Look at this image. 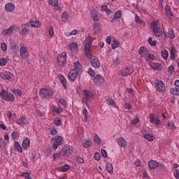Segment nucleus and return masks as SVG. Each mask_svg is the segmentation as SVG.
<instances>
[{
    "instance_id": "obj_57",
    "label": "nucleus",
    "mask_w": 179,
    "mask_h": 179,
    "mask_svg": "<svg viewBox=\"0 0 179 179\" xmlns=\"http://www.w3.org/2000/svg\"><path fill=\"white\" fill-rule=\"evenodd\" d=\"M168 72H169V73H171V75H173V73H174V66H170L168 68Z\"/></svg>"
},
{
    "instance_id": "obj_46",
    "label": "nucleus",
    "mask_w": 179,
    "mask_h": 179,
    "mask_svg": "<svg viewBox=\"0 0 179 179\" xmlns=\"http://www.w3.org/2000/svg\"><path fill=\"white\" fill-rule=\"evenodd\" d=\"M83 113L85 117V120L87 121V120H89V114L87 113V109H84Z\"/></svg>"
},
{
    "instance_id": "obj_9",
    "label": "nucleus",
    "mask_w": 179,
    "mask_h": 179,
    "mask_svg": "<svg viewBox=\"0 0 179 179\" xmlns=\"http://www.w3.org/2000/svg\"><path fill=\"white\" fill-rule=\"evenodd\" d=\"M90 63L93 68H95L96 69H99V68H100V60H99V58H97L96 56H93V57L90 59Z\"/></svg>"
},
{
    "instance_id": "obj_55",
    "label": "nucleus",
    "mask_w": 179,
    "mask_h": 179,
    "mask_svg": "<svg viewBox=\"0 0 179 179\" xmlns=\"http://www.w3.org/2000/svg\"><path fill=\"white\" fill-rule=\"evenodd\" d=\"M101 156H103L104 157V159L107 158L108 155H107V151H106V150L102 149L101 150Z\"/></svg>"
},
{
    "instance_id": "obj_38",
    "label": "nucleus",
    "mask_w": 179,
    "mask_h": 179,
    "mask_svg": "<svg viewBox=\"0 0 179 179\" xmlns=\"http://www.w3.org/2000/svg\"><path fill=\"white\" fill-rule=\"evenodd\" d=\"M69 48L71 51H73L75 50H78V43H71L69 44Z\"/></svg>"
},
{
    "instance_id": "obj_29",
    "label": "nucleus",
    "mask_w": 179,
    "mask_h": 179,
    "mask_svg": "<svg viewBox=\"0 0 179 179\" xmlns=\"http://www.w3.org/2000/svg\"><path fill=\"white\" fill-rule=\"evenodd\" d=\"M94 30L95 33H100V31H101V27L99 23L94 24Z\"/></svg>"
},
{
    "instance_id": "obj_42",
    "label": "nucleus",
    "mask_w": 179,
    "mask_h": 179,
    "mask_svg": "<svg viewBox=\"0 0 179 179\" xmlns=\"http://www.w3.org/2000/svg\"><path fill=\"white\" fill-rule=\"evenodd\" d=\"M27 26L29 27H30V26H31V27H35L36 29H38V27H40V26H41V24H40V23H31V24H27Z\"/></svg>"
},
{
    "instance_id": "obj_5",
    "label": "nucleus",
    "mask_w": 179,
    "mask_h": 179,
    "mask_svg": "<svg viewBox=\"0 0 179 179\" xmlns=\"http://www.w3.org/2000/svg\"><path fill=\"white\" fill-rule=\"evenodd\" d=\"M39 93L41 97H45V99H51V97L54 96V91L52 90L42 88L41 89Z\"/></svg>"
},
{
    "instance_id": "obj_37",
    "label": "nucleus",
    "mask_w": 179,
    "mask_h": 179,
    "mask_svg": "<svg viewBox=\"0 0 179 179\" xmlns=\"http://www.w3.org/2000/svg\"><path fill=\"white\" fill-rule=\"evenodd\" d=\"M8 64V59L6 58H0V66H5Z\"/></svg>"
},
{
    "instance_id": "obj_45",
    "label": "nucleus",
    "mask_w": 179,
    "mask_h": 179,
    "mask_svg": "<svg viewBox=\"0 0 179 179\" xmlns=\"http://www.w3.org/2000/svg\"><path fill=\"white\" fill-rule=\"evenodd\" d=\"M92 145V141H89V140H87L85 141V142L83 143V146L84 148H90V145Z\"/></svg>"
},
{
    "instance_id": "obj_34",
    "label": "nucleus",
    "mask_w": 179,
    "mask_h": 179,
    "mask_svg": "<svg viewBox=\"0 0 179 179\" xmlns=\"http://www.w3.org/2000/svg\"><path fill=\"white\" fill-rule=\"evenodd\" d=\"M26 122V117H23L17 120V124L18 125H23Z\"/></svg>"
},
{
    "instance_id": "obj_41",
    "label": "nucleus",
    "mask_w": 179,
    "mask_h": 179,
    "mask_svg": "<svg viewBox=\"0 0 179 179\" xmlns=\"http://www.w3.org/2000/svg\"><path fill=\"white\" fill-rule=\"evenodd\" d=\"M138 123H139V118L138 117V116L134 117V120H132L130 122V124H131V125H136V124H138Z\"/></svg>"
},
{
    "instance_id": "obj_28",
    "label": "nucleus",
    "mask_w": 179,
    "mask_h": 179,
    "mask_svg": "<svg viewBox=\"0 0 179 179\" xmlns=\"http://www.w3.org/2000/svg\"><path fill=\"white\" fill-rule=\"evenodd\" d=\"M168 37H169V38H171V40H173V38H176V33H174V30H173V29L169 30Z\"/></svg>"
},
{
    "instance_id": "obj_59",
    "label": "nucleus",
    "mask_w": 179,
    "mask_h": 179,
    "mask_svg": "<svg viewBox=\"0 0 179 179\" xmlns=\"http://www.w3.org/2000/svg\"><path fill=\"white\" fill-rule=\"evenodd\" d=\"M174 127V122H169L167 124L168 129H173V127Z\"/></svg>"
},
{
    "instance_id": "obj_18",
    "label": "nucleus",
    "mask_w": 179,
    "mask_h": 179,
    "mask_svg": "<svg viewBox=\"0 0 179 179\" xmlns=\"http://www.w3.org/2000/svg\"><path fill=\"white\" fill-rule=\"evenodd\" d=\"M74 69H71V71H76L77 73H79L80 72V69H82V65H80V63L79 62H76L73 64Z\"/></svg>"
},
{
    "instance_id": "obj_60",
    "label": "nucleus",
    "mask_w": 179,
    "mask_h": 179,
    "mask_svg": "<svg viewBox=\"0 0 179 179\" xmlns=\"http://www.w3.org/2000/svg\"><path fill=\"white\" fill-rule=\"evenodd\" d=\"M1 48L3 51H6L8 50V46L6 45V43H2L1 45Z\"/></svg>"
},
{
    "instance_id": "obj_31",
    "label": "nucleus",
    "mask_w": 179,
    "mask_h": 179,
    "mask_svg": "<svg viewBox=\"0 0 179 179\" xmlns=\"http://www.w3.org/2000/svg\"><path fill=\"white\" fill-rule=\"evenodd\" d=\"M91 16L94 22H97L99 20V17L97 16V13H96V10H92Z\"/></svg>"
},
{
    "instance_id": "obj_2",
    "label": "nucleus",
    "mask_w": 179,
    "mask_h": 179,
    "mask_svg": "<svg viewBox=\"0 0 179 179\" xmlns=\"http://www.w3.org/2000/svg\"><path fill=\"white\" fill-rule=\"evenodd\" d=\"M151 29L153 30L154 35L155 37H162L163 36V31L162 30V28L159 26V24L157 23H152Z\"/></svg>"
},
{
    "instance_id": "obj_47",
    "label": "nucleus",
    "mask_w": 179,
    "mask_h": 179,
    "mask_svg": "<svg viewBox=\"0 0 179 179\" xmlns=\"http://www.w3.org/2000/svg\"><path fill=\"white\" fill-rule=\"evenodd\" d=\"M88 73L90 76H91L92 78H94V76H95L96 75V72H94V71H93V69H92V68L88 69Z\"/></svg>"
},
{
    "instance_id": "obj_24",
    "label": "nucleus",
    "mask_w": 179,
    "mask_h": 179,
    "mask_svg": "<svg viewBox=\"0 0 179 179\" xmlns=\"http://www.w3.org/2000/svg\"><path fill=\"white\" fill-rule=\"evenodd\" d=\"M143 137L147 141H149V142H153V141H155V136H153L152 134H146L143 136Z\"/></svg>"
},
{
    "instance_id": "obj_56",
    "label": "nucleus",
    "mask_w": 179,
    "mask_h": 179,
    "mask_svg": "<svg viewBox=\"0 0 179 179\" xmlns=\"http://www.w3.org/2000/svg\"><path fill=\"white\" fill-rule=\"evenodd\" d=\"M170 92L171 93V94L177 96V87H173L172 89H171Z\"/></svg>"
},
{
    "instance_id": "obj_4",
    "label": "nucleus",
    "mask_w": 179,
    "mask_h": 179,
    "mask_svg": "<svg viewBox=\"0 0 179 179\" xmlns=\"http://www.w3.org/2000/svg\"><path fill=\"white\" fill-rule=\"evenodd\" d=\"M92 42L91 41H87L85 42V45L84 47V50H85V55H86L87 58H88V59L91 60L92 58H93V54H92Z\"/></svg>"
},
{
    "instance_id": "obj_49",
    "label": "nucleus",
    "mask_w": 179,
    "mask_h": 179,
    "mask_svg": "<svg viewBox=\"0 0 179 179\" xmlns=\"http://www.w3.org/2000/svg\"><path fill=\"white\" fill-rule=\"evenodd\" d=\"M62 19L63 22H66L68 20V13H66V12L63 13Z\"/></svg>"
},
{
    "instance_id": "obj_3",
    "label": "nucleus",
    "mask_w": 179,
    "mask_h": 179,
    "mask_svg": "<svg viewBox=\"0 0 179 179\" xmlns=\"http://www.w3.org/2000/svg\"><path fill=\"white\" fill-rule=\"evenodd\" d=\"M0 96L3 100H5L6 101H15V96L13 94L3 90L0 94Z\"/></svg>"
},
{
    "instance_id": "obj_39",
    "label": "nucleus",
    "mask_w": 179,
    "mask_h": 179,
    "mask_svg": "<svg viewBox=\"0 0 179 179\" xmlns=\"http://www.w3.org/2000/svg\"><path fill=\"white\" fill-rule=\"evenodd\" d=\"M145 50H146V48L145 46H141L138 50V54L141 55V57H143V53L145 52Z\"/></svg>"
},
{
    "instance_id": "obj_12",
    "label": "nucleus",
    "mask_w": 179,
    "mask_h": 179,
    "mask_svg": "<svg viewBox=\"0 0 179 179\" xmlns=\"http://www.w3.org/2000/svg\"><path fill=\"white\" fill-rule=\"evenodd\" d=\"M94 83L95 85H97L98 86H100V85H103L104 83V78H103L101 75L97 74L94 78Z\"/></svg>"
},
{
    "instance_id": "obj_10",
    "label": "nucleus",
    "mask_w": 179,
    "mask_h": 179,
    "mask_svg": "<svg viewBox=\"0 0 179 179\" xmlns=\"http://www.w3.org/2000/svg\"><path fill=\"white\" fill-rule=\"evenodd\" d=\"M78 76H79V73L76 72L75 70L70 71L68 74V78L71 82H75Z\"/></svg>"
},
{
    "instance_id": "obj_11",
    "label": "nucleus",
    "mask_w": 179,
    "mask_h": 179,
    "mask_svg": "<svg viewBox=\"0 0 179 179\" xmlns=\"http://www.w3.org/2000/svg\"><path fill=\"white\" fill-rule=\"evenodd\" d=\"M57 62L59 65H65L66 64V53H62L57 57Z\"/></svg>"
},
{
    "instance_id": "obj_8",
    "label": "nucleus",
    "mask_w": 179,
    "mask_h": 179,
    "mask_svg": "<svg viewBox=\"0 0 179 179\" xmlns=\"http://www.w3.org/2000/svg\"><path fill=\"white\" fill-rule=\"evenodd\" d=\"M134 73V67L129 66L127 68H123L121 71L122 76H129Z\"/></svg>"
},
{
    "instance_id": "obj_14",
    "label": "nucleus",
    "mask_w": 179,
    "mask_h": 179,
    "mask_svg": "<svg viewBox=\"0 0 179 179\" xmlns=\"http://www.w3.org/2000/svg\"><path fill=\"white\" fill-rule=\"evenodd\" d=\"M2 79H6L7 80H13V74L10 72H6L0 74Z\"/></svg>"
},
{
    "instance_id": "obj_19",
    "label": "nucleus",
    "mask_w": 179,
    "mask_h": 179,
    "mask_svg": "<svg viewBox=\"0 0 179 179\" xmlns=\"http://www.w3.org/2000/svg\"><path fill=\"white\" fill-rule=\"evenodd\" d=\"M29 148H30V139L27 137L22 142V148L29 149Z\"/></svg>"
},
{
    "instance_id": "obj_50",
    "label": "nucleus",
    "mask_w": 179,
    "mask_h": 179,
    "mask_svg": "<svg viewBox=\"0 0 179 179\" xmlns=\"http://www.w3.org/2000/svg\"><path fill=\"white\" fill-rule=\"evenodd\" d=\"M55 125H57V127H59L62 124V121H61V120L59 118L56 119L54 121Z\"/></svg>"
},
{
    "instance_id": "obj_62",
    "label": "nucleus",
    "mask_w": 179,
    "mask_h": 179,
    "mask_svg": "<svg viewBox=\"0 0 179 179\" xmlns=\"http://www.w3.org/2000/svg\"><path fill=\"white\" fill-rule=\"evenodd\" d=\"M173 174H174V177L176 178L179 179V171H178V169H175V171L173 172Z\"/></svg>"
},
{
    "instance_id": "obj_13",
    "label": "nucleus",
    "mask_w": 179,
    "mask_h": 179,
    "mask_svg": "<svg viewBox=\"0 0 179 179\" xmlns=\"http://www.w3.org/2000/svg\"><path fill=\"white\" fill-rule=\"evenodd\" d=\"M155 83L156 89H157L159 92H164L166 90V87H164V83H163V81L156 80Z\"/></svg>"
},
{
    "instance_id": "obj_52",
    "label": "nucleus",
    "mask_w": 179,
    "mask_h": 179,
    "mask_svg": "<svg viewBox=\"0 0 179 179\" xmlns=\"http://www.w3.org/2000/svg\"><path fill=\"white\" fill-rule=\"evenodd\" d=\"M13 139H16L19 138V132L18 131H13L11 135Z\"/></svg>"
},
{
    "instance_id": "obj_6",
    "label": "nucleus",
    "mask_w": 179,
    "mask_h": 179,
    "mask_svg": "<svg viewBox=\"0 0 179 179\" xmlns=\"http://www.w3.org/2000/svg\"><path fill=\"white\" fill-rule=\"evenodd\" d=\"M52 140L55 141V143L52 145V148L55 150L58 149V146L62 145V141H64V138L61 136H56L52 138Z\"/></svg>"
},
{
    "instance_id": "obj_61",
    "label": "nucleus",
    "mask_w": 179,
    "mask_h": 179,
    "mask_svg": "<svg viewBox=\"0 0 179 179\" xmlns=\"http://www.w3.org/2000/svg\"><path fill=\"white\" fill-rule=\"evenodd\" d=\"M77 162L78 163H80V164H83V163H85V159H83V158L78 157L77 158Z\"/></svg>"
},
{
    "instance_id": "obj_20",
    "label": "nucleus",
    "mask_w": 179,
    "mask_h": 179,
    "mask_svg": "<svg viewBox=\"0 0 179 179\" xmlns=\"http://www.w3.org/2000/svg\"><path fill=\"white\" fill-rule=\"evenodd\" d=\"M20 51L22 58H26V57H27V49L26 46L21 47Z\"/></svg>"
},
{
    "instance_id": "obj_27",
    "label": "nucleus",
    "mask_w": 179,
    "mask_h": 179,
    "mask_svg": "<svg viewBox=\"0 0 179 179\" xmlns=\"http://www.w3.org/2000/svg\"><path fill=\"white\" fill-rule=\"evenodd\" d=\"M122 16V11L117 10L115 12V15H113V20H117V19H120Z\"/></svg>"
},
{
    "instance_id": "obj_32",
    "label": "nucleus",
    "mask_w": 179,
    "mask_h": 179,
    "mask_svg": "<svg viewBox=\"0 0 179 179\" xmlns=\"http://www.w3.org/2000/svg\"><path fill=\"white\" fill-rule=\"evenodd\" d=\"M162 57L164 59H168L169 58V52L166 50H162Z\"/></svg>"
},
{
    "instance_id": "obj_43",
    "label": "nucleus",
    "mask_w": 179,
    "mask_h": 179,
    "mask_svg": "<svg viewBox=\"0 0 179 179\" xmlns=\"http://www.w3.org/2000/svg\"><path fill=\"white\" fill-rule=\"evenodd\" d=\"M148 43L150 44V45H151V47H155V45H156V41H153L152 37H150L148 38Z\"/></svg>"
},
{
    "instance_id": "obj_58",
    "label": "nucleus",
    "mask_w": 179,
    "mask_h": 179,
    "mask_svg": "<svg viewBox=\"0 0 179 179\" xmlns=\"http://www.w3.org/2000/svg\"><path fill=\"white\" fill-rule=\"evenodd\" d=\"M6 143L3 141V138H0V148H5Z\"/></svg>"
},
{
    "instance_id": "obj_17",
    "label": "nucleus",
    "mask_w": 179,
    "mask_h": 179,
    "mask_svg": "<svg viewBox=\"0 0 179 179\" xmlns=\"http://www.w3.org/2000/svg\"><path fill=\"white\" fill-rule=\"evenodd\" d=\"M15 29V26L12 25L8 29L3 30L2 31L3 36H9V34H12L13 33V29Z\"/></svg>"
},
{
    "instance_id": "obj_25",
    "label": "nucleus",
    "mask_w": 179,
    "mask_h": 179,
    "mask_svg": "<svg viewBox=\"0 0 179 179\" xmlns=\"http://www.w3.org/2000/svg\"><path fill=\"white\" fill-rule=\"evenodd\" d=\"M106 168L107 171L110 174H113L114 173V169L113 168V164H111L110 163H106Z\"/></svg>"
},
{
    "instance_id": "obj_35",
    "label": "nucleus",
    "mask_w": 179,
    "mask_h": 179,
    "mask_svg": "<svg viewBox=\"0 0 179 179\" xmlns=\"http://www.w3.org/2000/svg\"><path fill=\"white\" fill-rule=\"evenodd\" d=\"M48 2L51 6H54L55 8L58 6V0H49Z\"/></svg>"
},
{
    "instance_id": "obj_40",
    "label": "nucleus",
    "mask_w": 179,
    "mask_h": 179,
    "mask_svg": "<svg viewBox=\"0 0 179 179\" xmlns=\"http://www.w3.org/2000/svg\"><path fill=\"white\" fill-rule=\"evenodd\" d=\"M118 41H116V40H113L112 41V48L113 50H115V48H118Z\"/></svg>"
},
{
    "instance_id": "obj_7",
    "label": "nucleus",
    "mask_w": 179,
    "mask_h": 179,
    "mask_svg": "<svg viewBox=\"0 0 179 179\" xmlns=\"http://www.w3.org/2000/svg\"><path fill=\"white\" fill-rule=\"evenodd\" d=\"M72 153H73V147L62 148L59 152L61 156H71Z\"/></svg>"
},
{
    "instance_id": "obj_21",
    "label": "nucleus",
    "mask_w": 179,
    "mask_h": 179,
    "mask_svg": "<svg viewBox=\"0 0 179 179\" xmlns=\"http://www.w3.org/2000/svg\"><path fill=\"white\" fill-rule=\"evenodd\" d=\"M59 79L62 85H63L64 89L66 90L67 89L66 79H65V77H64L63 75H59Z\"/></svg>"
},
{
    "instance_id": "obj_1",
    "label": "nucleus",
    "mask_w": 179,
    "mask_h": 179,
    "mask_svg": "<svg viewBox=\"0 0 179 179\" xmlns=\"http://www.w3.org/2000/svg\"><path fill=\"white\" fill-rule=\"evenodd\" d=\"M83 96L84 97L83 98V103L86 104L87 107L92 104V101H90V97H93V94L90 92V91L87 90H84L83 92Z\"/></svg>"
},
{
    "instance_id": "obj_63",
    "label": "nucleus",
    "mask_w": 179,
    "mask_h": 179,
    "mask_svg": "<svg viewBox=\"0 0 179 179\" xmlns=\"http://www.w3.org/2000/svg\"><path fill=\"white\" fill-rule=\"evenodd\" d=\"M113 64L114 65L117 66L120 64V57H116L113 59Z\"/></svg>"
},
{
    "instance_id": "obj_54",
    "label": "nucleus",
    "mask_w": 179,
    "mask_h": 179,
    "mask_svg": "<svg viewBox=\"0 0 179 179\" xmlns=\"http://www.w3.org/2000/svg\"><path fill=\"white\" fill-rule=\"evenodd\" d=\"M94 159H95V160H96L97 162H99V160H100V159H101V156L100 155V153L96 152V153L94 154Z\"/></svg>"
},
{
    "instance_id": "obj_23",
    "label": "nucleus",
    "mask_w": 179,
    "mask_h": 179,
    "mask_svg": "<svg viewBox=\"0 0 179 179\" xmlns=\"http://www.w3.org/2000/svg\"><path fill=\"white\" fill-rule=\"evenodd\" d=\"M165 13H166V16H168L169 17H173L174 16L173 15V13H171V9L169 6V5H166L165 6Z\"/></svg>"
},
{
    "instance_id": "obj_48",
    "label": "nucleus",
    "mask_w": 179,
    "mask_h": 179,
    "mask_svg": "<svg viewBox=\"0 0 179 179\" xmlns=\"http://www.w3.org/2000/svg\"><path fill=\"white\" fill-rule=\"evenodd\" d=\"M59 103L62 106H63V107L66 108L67 103H66V101H65V99H60L59 100Z\"/></svg>"
},
{
    "instance_id": "obj_44",
    "label": "nucleus",
    "mask_w": 179,
    "mask_h": 179,
    "mask_svg": "<svg viewBox=\"0 0 179 179\" xmlns=\"http://www.w3.org/2000/svg\"><path fill=\"white\" fill-rule=\"evenodd\" d=\"M94 141L95 143H98V145H100V143H101V140H100V138L99 137V135H97V134H95Z\"/></svg>"
},
{
    "instance_id": "obj_64",
    "label": "nucleus",
    "mask_w": 179,
    "mask_h": 179,
    "mask_svg": "<svg viewBox=\"0 0 179 179\" xmlns=\"http://www.w3.org/2000/svg\"><path fill=\"white\" fill-rule=\"evenodd\" d=\"M150 122H151V124H153V122H155V115L151 114L150 116Z\"/></svg>"
},
{
    "instance_id": "obj_26",
    "label": "nucleus",
    "mask_w": 179,
    "mask_h": 179,
    "mask_svg": "<svg viewBox=\"0 0 179 179\" xmlns=\"http://www.w3.org/2000/svg\"><path fill=\"white\" fill-rule=\"evenodd\" d=\"M176 52H177V50H176V48L174 46H173L171 49V57L173 59V61H174L176 59Z\"/></svg>"
},
{
    "instance_id": "obj_51",
    "label": "nucleus",
    "mask_w": 179,
    "mask_h": 179,
    "mask_svg": "<svg viewBox=\"0 0 179 179\" xmlns=\"http://www.w3.org/2000/svg\"><path fill=\"white\" fill-rule=\"evenodd\" d=\"M107 104L109 106H115V101H113V99H109L106 100Z\"/></svg>"
},
{
    "instance_id": "obj_36",
    "label": "nucleus",
    "mask_w": 179,
    "mask_h": 179,
    "mask_svg": "<svg viewBox=\"0 0 179 179\" xmlns=\"http://www.w3.org/2000/svg\"><path fill=\"white\" fill-rule=\"evenodd\" d=\"M15 148L16 149V150H17L18 152H20V153H22V152H23V150L22 149V146H20V144H19V142H15Z\"/></svg>"
},
{
    "instance_id": "obj_33",
    "label": "nucleus",
    "mask_w": 179,
    "mask_h": 179,
    "mask_svg": "<svg viewBox=\"0 0 179 179\" xmlns=\"http://www.w3.org/2000/svg\"><path fill=\"white\" fill-rule=\"evenodd\" d=\"M69 169H71V166H69V165L68 164H65L64 166H62V168L60 169V171H62V173H66V171H69Z\"/></svg>"
},
{
    "instance_id": "obj_22",
    "label": "nucleus",
    "mask_w": 179,
    "mask_h": 179,
    "mask_svg": "<svg viewBox=\"0 0 179 179\" xmlns=\"http://www.w3.org/2000/svg\"><path fill=\"white\" fill-rule=\"evenodd\" d=\"M5 8L7 12H13L15 10V5L12 3L6 4Z\"/></svg>"
},
{
    "instance_id": "obj_16",
    "label": "nucleus",
    "mask_w": 179,
    "mask_h": 179,
    "mask_svg": "<svg viewBox=\"0 0 179 179\" xmlns=\"http://www.w3.org/2000/svg\"><path fill=\"white\" fill-rule=\"evenodd\" d=\"M117 144L120 146V148H127V141L125 138L123 137H120L117 139Z\"/></svg>"
},
{
    "instance_id": "obj_30",
    "label": "nucleus",
    "mask_w": 179,
    "mask_h": 179,
    "mask_svg": "<svg viewBox=\"0 0 179 179\" xmlns=\"http://www.w3.org/2000/svg\"><path fill=\"white\" fill-rule=\"evenodd\" d=\"M27 34H29V29L27 27L22 28L20 32V35L22 36V37H24Z\"/></svg>"
},
{
    "instance_id": "obj_53",
    "label": "nucleus",
    "mask_w": 179,
    "mask_h": 179,
    "mask_svg": "<svg viewBox=\"0 0 179 179\" xmlns=\"http://www.w3.org/2000/svg\"><path fill=\"white\" fill-rule=\"evenodd\" d=\"M13 93L17 94V96H22V91L20 90H13Z\"/></svg>"
},
{
    "instance_id": "obj_15",
    "label": "nucleus",
    "mask_w": 179,
    "mask_h": 179,
    "mask_svg": "<svg viewBox=\"0 0 179 179\" xmlns=\"http://www.w3.org/2000/svg\"><path fill=\"white\" fill-rule=\"evenodd\" d=\"M148 167L150 170H156L159 167V163L155 160H151L148 162Z\"/></svg>"
}]
</instances>
